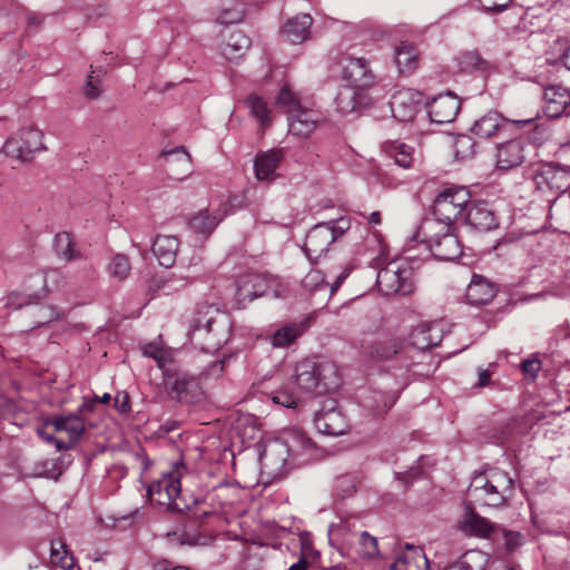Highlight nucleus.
Segmentation results:
<instances>
[{
    "label": "nucleus",
    "mask_w": 570,
    "mask_h": 570,
    "mask_svg": "<svg viewBox=\"0 0 570 570\" xmlns=\"http://www.w3.org/2000/svg\"><path fill=\"white\" fill-rule=\"evenodd\" d=\"M337 367L328 361L303 360L295 366L293 380L284 383L279 375H273L258 384V391L274 404L295 407L297 393L325 394L338 387Z\"/></svg>",
    "instance_id": "obj_1"
},
{
    "label": "nucleus",
    "mask_w": 570,
    "mask_h": 570,
    "mask_svg": "<svg viewBox=\"0 0 570 570\" xmlns=\"http://www.w3.org/2000/svg\"><path fill=\"white\" fill-rule=\"evenodd\" d=\"M142 355L153 358L163 373L167 396L181 404H196L204 397L199 377L178 368L171 350L151 342L142 346Z\"/></svg>",
    "instance_id": "obj_2"
},
{
    "label": "nucleus",
    "mask_w": 570,
    "mask_h": 570,
    "mask_svg": "<svg viewBox=\"0 0 570 570\" xmlns=\"http://www.w3.org/2000/svg\"><path fill=\"white\" fill-rule=\"evenodd\" d=\"M232 333L229 315L214 305H199L190 327V340L204 352L213 353L225 345Z\"/></svg>",
    "instance_id": "obj_3"
},
{
    "label": "nucleus",
    "mask_w": 570,
    "mask_h": 570,
    "mask_svg": "<svg viewBox=\"0 0 570 570\" xmlns=\"http://www.w3.org/2000/svg\"><path fill=\"white\" fill-rule=\"evenodd\" d=\"M513 480L508 472L492 469L475 474L468 488V495L481 505L499 507L512 491Z\"/></svg>",
    "instance_id": "obj_4"
},
{
    "label": "nucleus",
    "mask_w": 570,
    "mask_h": 570,
    "mask_svg": "<svg viewBox=\"0 0 570 570\" xmlns=\"http://www.w3.org/2000/svg\"><path fill=\"white\" fill-rule=\"evenodd\" d=\"M441 226L435 219H424L413 240L426 244L440 261H454L462 255V244L454 234V225H448L446 228Z\"/></svg>",
    "instance_id": "obj_5"
},
{
    "label": "nucleus",
    "mask_w": 570,
    "mask_h": 570,
    "mask_svg": "<svg viewBox=\"0 0 570 570\" xmlns=\"http://www.w3.org/2000/svg\"><path fill=\"white\" fill-rule=\"evenodd\" d=\"M185 470V465L181 462H177L169 472L164 473L161 478L153 481L147 488V495L150 501L154 504L166 507L168 510L173 511L189 509L188 503H186L180 495V479Z\"/></svg>",
    "instance_id": "obj_6"
},
{
    "label": "nucleus",
    "mask_w": 570,
    "mask_h": 570,
    "mask_svg": "<svg viewBox=\"0 0 570 570\" xmlns=\"http://www.w3.org/2000/svg\"><path fill=\"white\" fill-rule=\"evenodd\" d=\"M351 228L350 217L318 223L313 226L305 238L304 252L309 261H316L324 255L328 247Z\"/></svg>",
    "instance_id": "obj_7"
},
{
    "label": "nucleus",
    "mask_w": 570,
    "mask_h": 570,
    "mask_svg": "<svg viewBox=\"0 0 570 570\" xmlns=\"http://www.w3.org/2000/svg\"><path fill=\"white\" fill-rule=\"evenodd\" d=\"M376 286L384 296L411 294L414 291L411 264L404 258L390 261L377 272Z\"/></svg>",
    "instance_id": "obj_8"
},
{
    "label": "nucleus",
    "mask_w": 570,
    "mask_h": 570,
    "mask_svg": "<svg viewBox=\"0 0 570 570\" xmlns=\"http://www.w3.org/2000/svg\"><path fill=\"white\" fill-rule=\"evenodd\" d=\"M471 200L470 191L464 186H449L439 193L433 205V217L442 224L441 228L454 225L468 209Z\"/></svg>",
    "instance_id": "obj_9"
},
{
    "label": "nucleus",
    "mask_w": 570,
    "mask_h": 570,
    "mask_svg": "<svg viewBox=\"0 0 570 570\" xmlns=\"http://www.w3.org/2000/svg\"><path fill=\"white\" fill-rule=\"evenodd\" d=\"M259 464L262 474L268 481H273L285 474L288 470L294 469L287 450L281 443L279 438L268 440L263 444L259 452Z\"/></svg>",
    "instance_id": "obj_10"
},
{
    "label": "nucleus",
    "mask_w": 570,
    "mask_h": 570,
    "mask_svg": "<svg viewBox=\"0 0 570 570\" xmlns=\"http://www.w3.org/2000/svg\"><path fill=\"white\" fill-rule=\"evenodd\" d=\"M281 443L287 450L291 464L296 468L316 456V445L302 430L286 429L279 434Z\"/></svg>",
    "instance_id": "obj_11"
},
{
    "label": "nucleus",
    "mask_w": 570,
    "mask_h": 570,
    "mask_svg": "<svg viewBox=\"0 0 570 570\" xmlns=\"http://www.w3.org/2000/svg\"><path fill=\"white\" fill-rule=\"evenodd\" d=\"M533 183L543 195L556 196L570 187V171L553 164H543L534 170Z\"/></svg>",
    "instance_id": "obj_12"
},
{
    "label": "nucleus",
    "mask_w": 570,
    "mask_h": 570,
    "mask_svg": "<svg viewBox=\"0 0 570 570\" xmlns=\"http://www.w3.org/2000/svg\"><path fill=\"white\" fill-rule=\"evenodd\" d=\"M42 132L33 127L21 129L16 136L10 137L3 145L8 156L21 160L30 159L35 153L43 150Z\"/></svg>",
    "instance_id": "obj_13"
},
{
    "label": "nucleus",
    "mask_w": 570,
    "mask_h": 570,
    "mask_svg": "<svg viewBox=\"0 0 570 570\" xmlns=\"http://www.w3.org/2000/svg\"><path fill=\"white\" fill-rule=\"evenodd\" d=\"M314 425L324 435L337 436L348 429L345 415L337 407L335 400H326L321 410L315 413Z\"/></svg>",
    "instance_id": "obj_14"
},
{
    "label": "nucleus",
    "mask_w": 570,
    "mask_h": 570,
    "mask_svg": "<svg viewBox=\"0 0 570 570\" xmlns=\"http://www.w3.org/2000/svg\"><path fill=\"white\" fill-rule=\"evenodd\" d=\"M422 101V92L412 88L400 89L392 96L390 101L392 116L399 121H410L417 114Z\"/></svg>",
    "instance_id": "obj_15"
},
{
    "label": "nucleus",
    "mask_w": 570,
    "mask_h": 570,
    "mask_svg": "<svg viewBox=\"0 0 570 570\" xmlns=\"http://www.w3.org/2000/svg\"><path fill=\"white\" fill-rule=\"evenodd\" d=\"M341 65L342 77L348 82V86L365 90L374 82L372 70L364 58L345 55L342 57Z\"/></svg>",
    "instance_id": "obj_16"
},
{
    "label": "nucleus",
    "mask_w": 570,
    "mask_h": 570,
    "mask_svg": "<svg viewBox=\"0 0 570 570\" xmlns=\"http://www.w3.org/2000/svg\"><path fill=\"white\" fill-rule=\"evenodd\" d=\"M446 326L448 324L442 320L422 323L412 330L407 343L420 351L438 346L444 337Z\"/></svg>",
    "instance_id": "obj_17"
},
{
    "label": "nucleus",
    "mask_w": 570,
    "mask_h": 570,
    "mask_svg": "<svg viewBox=\"0 0 570 570\" xmlns=\"http://www.w3.org/2000/svg\"><path fill=\"white\" fill-rule=\"evenodd\" d=\"M533 118L523 120H509L503 118L497 111H489L474 121L471 127V132L478 138L488 139L504 130L508 125L522 127L524 125L531 124Z\"/></svg>",
    "instance_id": "obj_18"
},
{
    "label": "nucleus",
    "mask_w": 570,
    "mask_h": 570,
    "mask_svg": "<svg viewBox=\"0 0 570 570\" xmlns=\"http://www.w3.org/2000/svg\"><path fill=\"white\" fill-rule=\"evenodd\" d=\"M460 100L452 92L440 94L426 104L428 115L432 122L449 124L460 110Z\"/></svg>",
    "instance_id": "obj_19"
},
{
    "label": "nucleus",
    "mask_w": 570,
    "mask_h": 570,
    "mask_svg": "<svg viewBox=\"0 0 570 570\" xmlns=\"http://www.w3.org/2000/svg\"><path fill=\"white\" fill-rule=\"evenodd\" d=\"M284 159L282 148H271L256 154L254 158V173L258 181L271 184L277 177V170Z\"/></svg>",
    "instance_id": "obj_20"
},
{
    "label": "nucleus",
    "mask_w": 570,
    "mask_h": 570,
    "mask_svg": "<svg viewBox=\"0 0 570 570\" xmlns=\"http://www.w3.org/2000/svg\"><path fill=\"white\" fill-rule=\"evenodd\" d=\"M542 100L543 114L548 118H558L570 108V91L559 85H551L544 88Z\"/></svg>",
    "instance_id": "obj_21"
},
{
    "label": "nucleus",
    "mask_w": 570,
    "mask_h": 570,
    "mask_svg": "<svg viewBox=\"0 0 570 570\" xmlns=\"http://www.w3.org/2000/svg\"><path fill=\"white\" fill-rule=\"evenodd\" d=\"M318 120L320 116L314 109L296 107L287 114L288 132L305 138L315 130Z\"/></svg>",
    "instance_id": "obj_22"
},
{
    "label": "nucleus",
    "mask_w": 570,
    "mask_h": 570,
    "mask_svg": "<svg viewBox=\"0 0 570 570\" xmlns=\"http://www.w3.org/2000/svg\"><path fill=\"white\" fill-rule=\"evenodd\" d=\"M497 167L501 170H509L520 166L524 160V142L520 139H512L498 145Z\"/></svg>",
    "instance_id": "obj_23"
},
{
    "label": "nucleus",
    "mask_w": 570,
    "mask_h": 570,
    "mask_svg": "<svg viewBox=\"0 0 570 570\" xmlns=\"http://www.w3.org/2000/svg\"><path fill=\"white\" fill-rule=\"evenodd\" d=\"M464 222L480 232H487L498 227L497 217L487 203H470L464 216Z\"/></svg>",
    "instance_id": "obj_24"
},
{
    "label": "nucleus",
    "mask_w": 570,
    "mask_h": 570,
    "mask_svg": "<svg viewBox=\"0 0 570 570\" xmlns=\"http://www.w3.org/2000/svg\"><path fill=\"white\" fill-rule=\"evenodd\" d=\"M313 18L308 13L297 14L286 20L282 28V35L291 43L298 45L311 36Z\"/></svg>",
    "instance_id": "obj_25"
},
{
    "label": "nucleus",
    "mask_w": 570,
    "mask_h": 570,
    "mask_svg": "<svg viewBox=\"0 0 570 570\" xmlns=\"http://www.w3.org/2000/svg\"><path fill=\"white\" fill-rule=\"evenodd\" d=\"M367 100L365 90L346 85L337 92L335 104L341 114L347 115L366 106Z\"/></svg>",
    "instance_id": "obj_26"
},
{
    "label": "nucleus",
    "mask_w": 570,
    "mask_h": 570,
    "mask_svg": "<svg viewBox=\"0 0 570 570\" xmlns=\"http://www.w3.org/2000/svg\"><path fill=\"white\" fill-rule=\"evenodd\" d=\"M497 294L495 285L488 278L474 274L466 288V299L471 305H485Z\"/></svg>",
    "instance_id": "obj_27"
},
{
    "label": "nucleus",
    "mask_w": 570,
    "mask_h": 570,
    "mask_svg": "<svg viewBox=\"0 0 570 570\" xmlns=\"http://www.w3.org/2000/svg\"><path fill=\"white\" fill-rule=\"evenodd\" d=\"M227 214L228 210L226 208L223 212L219 209L213 213L208 209L199 210L189 219V229L194 234L205 238L213 233L219 222H222Z\"/></svg>",
    "instance_id": "obj_28"
},
{
    "label": "nucleus",
    "mask_w": 570,
    "mask_h": 570,
    "mask_svg": "<svg viewBox=\"0 0 570 570\" xmlns=\"http://www.w3.org/2000/svg\"><path fill=\"white\" fill-rule=\"evenodd\" d=\"M308 327V321L286 323L269 335V343L274 348H284L292 345Z\"/></svg>",
    "instance_id": "obj_29"
},
{
    "label": "nucleus",
    "mask_w": 570,
    "mask_h": 570,
    "mask_svg": "<svg viewBox=\"0 0 570 570\" xmlns=\"http://www.w3.org/2000/svg\"><path fill=\"white\" fill-rule=\"evenodd\" d=\"M179 242L176 236L158 235L153 243V253L159 265L169 268L176 262Z\"/></svg>",
    "instance_id": "obj_30"
},
{
    "label": "nucleus",
    "mask_w": 570,
    "mask_h": 570,
    "mask_svg": "<svg viewBox=\"0 0 570 570\" xmlns=\"http://www.w3.org/2000/svg\"><path fill=\"white\" fill-rule=\"evenodd\" d=\"M404 549L405 551L401 556H399L392 563V570L429 569V560L421 548L406 543Z\"/></svg>",
    "instance_id": "obj_31"
},
{
    "label": "nucleus",
    "mask_w": 570,
    "mask_h": 570,
    "mask_svg": "<svg viewBox=\"0 0 570 570\" xmlns=\"http://www.w3.org/2000/svg\"><path fill=\"white\" fill-rule=\"evenodd\" d=\"M253 281L255 284L256 298L262 296L282 298L288 294V285L278 277L253 274Z\"/></svg>",
    "instance_id": "obj_32"
},
{
    "label": "nucleus",
    "mask_w": 570,
    "mask_h": 570,
    "mask_svg": "<svg viewBox=\"0 0 570 570\" xmlns=\"http://www.w3.org/2000/svg\"><path fill=\"white\" fill-rule=\"evenodd\" d=\"M57 432H66L71 443H76L82 436L85 422L78 414L58 415L50 421Z\"/></svg>",
    "instance_id": "obj_33"
},
{
    "label": "nucleus",
    "mask_w": 570,
    "mask_h": 570,
    "mask_svg": "<svg viewBox=\"0 0 570 570\" xmlns=\"http://www.w3.org/2000/svg\"><path fill=\"white\" fill-rule=\"evenodd\" d=\"M344 542L361 558H373L379 553L377 539L367 531L352 534Z\"/></svg>",
    "instance_id": "obj_34"
},
{
    "label": "nucleus",
    "mask_w": 570,
    "mask_h": 570,
    "mask_svg": "<svg viewBox=\"0 0 570 570\" xmlns=\"http://www.w3.org/2000/svg\"><path fill=\"white\" fill-rule=\"evenodd\" d=\"M250 47V39L240 30L233 31L227 41L220 45V55L227 60H236L244 56Z\"/></svg>",
    "instance_id": "obj_35"
},
{
    "label": "nucleus",
    "mask_w": 570,
    "mask_h": 570,
    "mask_svg": "<svg viewBox=\"0 0 570 570\" xmlns=\"http://www.w3.org/2000/svg\"><path fill=\"white\" fill-rule=\"evenodd\" d=\"M245 17V4L240 0H223L217 14L216 21L220 24L238 23Z\"/></svg>",
    "instance_id": "obj_36"
},
{
    "label": "nucleus",
    "mask_w": 570,
    "mask_h": 570,
    "mask_svg": "<svg viewBox=\"0 0 570 570\" xmlns=\"http://www.w3.org/2000/svg\"><path fill=\"white\" fill-rule=\"evenodd\" d=\"M463 523L464 528L470 533L480 538H491L492 535H498V530L500 527L495 523H492L487 518L475 513L469 514L464 519Z\"/></svg>",
    "instance_id": "obj_37"
},
{
    "label": "nucleus",
    "mask_w": 570,
    "mask_h": 570,
    "mask_svg": "<svg viewBox=\"0 0 570 570\" xmlns=\"http://www.w3.org/2000/svg\"><path fill=\"white\" fill-rule=\"evenodd\" d=\"M50 562L53 567L69 570L75 566V558L60 539H53L50 543Z\"/></svg>",
    "instance_id": "obj_38"
},
{
    "label": "nucleus",
    "mask_w": 570,
    "mask_h": 570,
    "mask_svg": "<svg viewBox=\"0 0 570 570\" xmlns=\"http://www.w3.org/2000/svg\"><path fill=\"white\" fill-rule=\"evenodd\" d=\"M234 431L242 439L243 443H250L261 436L257 417L249 414L238 417L234 425Z\"/></svg>",
    "instance_id": "obj_39"
},
{
    "label": "nucleus",
    "mask_w": 570,
    "mask_h": 570,
    "mask_svg": "<svg viewBox=\"0 0 570 570\" xmlns=\"http://www.w3.org/2000/svg\"><path fill=\"white\" fill-rule=\"evenodd\" d=\"M488 562L487 553L481 550H470L452 564V570H485Z\"/></svg>",
    "instance_id": "obj_40"
},
{
    "label": "nucleus",
    "mask_w": 570,
    "mask_h": 570,
    "mask_svg": "<svg viewBox=\"0 0 570 570\" xmlns=\"http://www.w3.org/2000/svg\"><path fill=\"white\" fill-rule=\"evenodd\" d=\"M395 61L401 72H411L417 62V50L407 42H401L395 49Z\"/></svg>",
    "instance_id": "obj_41"
},
{
    "label": "nucleus",
    "mask_w": 570,
    "mask_h": 570,
    "mask_svg": "<svg viewBox=\"0 0 570 570\" xmlns=\"http://www.w3.org/2000/svg\"><path fill=\"white\" fill-rule=\"evenodd\" d=\"M247 107L252 116L261 124L262 127H267L272 122L271 108L268 104L259 96L252 94L246 99Z\"/></svg>",
    "instance_id": "obj_42"
},
{
    "label": "nucleus",
    "mask_w": 570,
    "mask_h": 570,
    "mask_svg": "<svg viewBox=\"0 0 570 570\" xmlns=\"http://www.w3.org/2000/svg\"><path fill=\"white\" fill-rule=\"evenodd\" d=\"M402 347L399 338H387L376 342L370 351V355L376 360H389L394 356Z\"/></svg>",
    "instance_id": "obj_43"
},
{
    "label": "nucleus",
    "mask_w": 570,
    "mask_h": 570,
    "mask_svg": "<svg viewBox=\"0 0 570 570\" xmlns=\"http://www.w3.org/2000/svg\"><path fill=\"white\" fill-rule=\"evenodd\" d=\"M55 250L59 257L69 262L79 256V253L73 249V240L70 233L62 232L55 237Z\"/></svg>",
    "instance_id": "obj_44"
},
{
    "label": "nucleus",
    "mask_w": 570,
    "mask_h": 570,
    "mask_svg": "<svg viewBox=\"0 0 570 570\" xmlns=\"http://www.w3.org/2000/svg\"><path fill=\"white\" fill-rule=\"evenodd\" d=\"M236 296L239 305L242 306H245V304L250 303L256 298L253 274H247L237 281Z\"/></svg>",
    "instance_id": "obj_45"
},
{
    "label": "nucleus",
    "mask_w": 570,
    "mask_h": 570,
    "mask_svg": "<svg viewBox=\"0 0 570 570\" xmlns=\"http://www.w3.org/2000/svg\"><path fill=\"white\" fill-rule=\"evenodd\" d=\"M108 271L110 276L118 278V279H125L130 272V263L126 255L117 254L112 257Z\"/></svg>",
    "instance_id": "obj_46"
},
{
    "label": "nucleus",
    "mask_w": 570,
    "mask_h": 570,
    "mask_svg": "<svg viewBox=\"0 0 570 570\" xmlns=\"http://www.w3.org/2000/svg\"><path fill=\"white\" fill-rule=\"evenodd\" d=\"M358 484V480L354 474H344L336 479L335 481V492L341 498H348L355 491Z\"/></svg>",
    "instance_id": "obj_47"
},
{
    "label": "nucleus",
    "mask_w": 570,
    "mask_h": 570,
    "mask_svg": "<svg viewBox=\"0 0 570 570\" xmlns=\"http://www.w3.org/2000/svg\"><path fill=\"white\" fill-rule=\"evenodd\" d=\"M276 102L278 106L285 108L287 114H289V111L296 107L302 106L297 95L289 88L288 85H284L281 88L276 97Z\"/></svg>",
    "instance_id": "obj_48"
},
{
    "label": "nucleus",
    "mask_w": 570,
    "mask_h": 570,
    "mask_svg": "<svg viewBox=\"0 0 570 570\" xmlns=\"http://www.w3.org/2000/svg\"><path fill=\"white\" fill-rule=\"evenodd\" d=\"M104 76L105 71L102 69L91 71L83 88V92L87 98L96 99L99 97L101 94L100 85Z\"/></svg>",
    "instance_id": "obj_49"
},
{
    "label": "nucleus",
    "mask_w": 570,
    "mask_h": 570,
    "mask_svg": "<svg viewBox=\"0 0 570 570\" xmlns=\"http://www.w3.org/2000/svg\"><path fill=\"white\" fill-rule=\"evenodd\" d=\"M498 534L502 535L505 550L509 553L515 551L524 542V535L518 531H511L499 527Z\"/></svg>",
    "instance_id": "obj_50"
},
{
    "label": "nucleus",
    "mask_w": 570,
    "mask_h": 570,
    "mask_svg": "<svg viewBox=\"0 0 570 570\" xmlns=\"http://www.w3.org/2000/svg\"><path fill=\"white\" fill-rule=\"evenodd\" d=\"M412 151L413 148L404 144H400L395 147L393 158L394 164L401 168L407 169L412 166Z\"/></svg>",
    "instance_id": "obj_51"
},
{
    "label": "nucleus",
    "mask_w": 570,
    "mask_h": 570,
    "mask_svg": "<svg viewBox=\"0 0 570 570\" xmlns=\"http://www.w3.org/2000/svg\"><path fill=\"white\" fill-rule=\"evenodd\" d=\"M475 142L471 136L461 135L455 139L454 148L460 158H468L474 155Z\"/></svg>",
    "instance_id": "obj_52"
},
{
    "label": "nucleus",
    "mask_w": 570,
    "mask_h": 570,
    "mask_svg": "<svg viewBox=\"0 0 570 570\" xmlns=\"http://www.w3.org/2000/svg\"><path fill=\"white\" fill-rule=\"evenodd\" d=\"M303 286L309 291H318L326 287L324 274L318 269H311L303 278Z\"/></svg>",
    "instance_id": "obj_53"
},
{
    "label": "nucleus",
    "mask_w": 570,
    "mask_h": 570,
    "mask_svg": "<svg viewBox=\"0 0 570 570\" xmlns=\"http://www.w3.org/2000/svg\"><path fill=\"white\" fill-rule=\"evenodd\" d=\"M373 400L375 402L376 401L382 402V405H380L379 403L373 406L367 405L368 407H371L373 410L374 414L379 415V414L390 410L393 406V404L395 403L396 397L393 394L374 393Z\"/></svg>",
    "instance_id": "obj_54"
},
{
    "label": "nucleus",
    "mask_w": 570,
    "mask_h": 570,
    "mask_svg": "<svg viewBox=\"0 0 570 570\" xmlns=\"http://www.w3.org/2000/svg\"><path fill=\"white\" fill-rule=\"evenodd\" d=\"M483 63V60L475 51L464 52L460 58V66L462 70L472 71L478 69Z\"/></svg>",
    "instance_id": "obj_55"
},
{
    "label": "nucleus",
    "mask_w": 570,
    "mask_h": 570,
    "mask_svg": "<svg viewBox=\"0 0 570 570\" xmlns=\"http://www.w3.org/2000/svg\"><path fill=\"white\" fill-rule=\"evenodd\" d=\"M39 320L37 327L48 324L61 316V313L55 306H42L38 308Z\"/></svg>",
    "instance_id": "obj_56"
},
{
    "label": "nucleus",
    "mask_w": 570,
    "mask_h": 570,
    "mask_svg": "<svg viewBox=\"0 0 570 570\" xmlns=\"http://www.w3.org/2000/svg\"><path fill=\"white\" fill-rule=\"evenodd\" d=\"M541 368V362L537 357L527 358L521 362V370L525 377L534 380Z\"/></svg>",
    "instance_id": "obj_57"
},
{
    "label": "nucleus",
    "mask_w": 570,
    "mask_h": 570,
    "mask_svg": "<svg viewBox=\"0 0 570 570\" xmlns=\"http://www.w3.org/2000/svg\"><path fill=\"white\" fill-rule=\"evenodd\" d=\"M557 46L560 47L561 53L554 62L561 63L570 70V43L567 45L566 40H558Z\"/></svg>",
    "instance_id": "obj_58"
},
{
    "label": "nucleus",
    "mask_w": 570,
    "mask_h": 570,
    "mask_svg": "<svg viewBox=\"0 0 570 570\" xmlns=\"http://www.w3.org/2000/svg\"><path fill=\"white\" fill-rule=\"evenodd\" d=\"M43 281V291L46 293L50 292L49 283H53L56 286H58V282L61 278V274L58 269H50L47 271L43 276H41Z\"/></svg>",
    "instance_id": "obj_59"
},
{
    "label": "nucleus",
    "mask_w": 570,
    "mask_h": 570,
    "mask_svg": "<svg viewBox=\"0 0 570 570\" xmlns=\"http://www.w3.org/2000/svg\"><path fill=\"white\" fill-rule=\"evenodd\" d=\"M27 304V299L23 295L16 292L10 293L7 297L6 307L10 309H18Z\"/></svg>",
    "instance_id": "obj_60"
},
{
    "label": "nucleus",
    "mask_w": 570,
    "mask_h": 570,
    "mask_svg": "<svg viewBox=\"0 0 570 570\" xmlns=\"http://www.w3.org/2000/svg\"><path fill=\"white\" fill-rule=\"evenodd\" d=\"M115 406L120 413H128L130 411L129 396L126 392H119L116 394Z\"/></svg>",
    "instance_id": "obj_61"
},
{
    "label": "nucleus",
    "mask_w": 570,
    "mask_h": 570,
    "mask_svg": "<svg viewBox=\"0 0 570 570\" xmlns=\"http://www.w3.org/2000/svg\"><path fill=\"white\" fill-rule=\"evenodd\" d=\"M511 0H493L490 6L487 7L488 11L502 12L504 11Z\"/></svg>",
    "instance_id": "obj_62"
},
{
    "label": "nucleus",
    "mask_w": 570,
    "mask_h": 570,
    "mask_svg": "<svg viewBox=\"0 0 570 570\" xmlns=\"http://www.w3.org/2000/svg\"><path fill=\"white\" fill-rule=\"evenodd\" d=\"M479 380L476 383L478 387H485L490 384L491 381V372L489 370L479 368Z\"/></svg>",
    "instance_id": "obj_63"
},
{
    "label": "nucleus",
    "mask_w": 570,
    "mask_h": 570,
    "mask_svg": "<svg viewBox=\"0 0 570 570\" xmlns=\"http://www.w3.org/2000/svg\"><path fill=\"white\" fill-rule=\"evenodd\" d=\"M156 570H189L185 566H174L169 561H161L156 564Z\"/></svg>",
    "instance_id": "obj_64"
}]
</instances>
